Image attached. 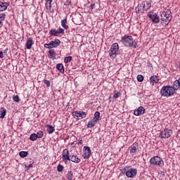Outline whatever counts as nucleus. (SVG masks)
I'll return each instance as SVG.
<instances>
[{
    "label": "nucleus",
    "mask_w": 180,
    "mask_h": 180,
    "mask_svg": "<svg viewBox=\"0 0 180 180\" xmlns=\"http://www.w3.org/2000/svg\"><path fill=\"white\" fill-rule=\"evenodd\" d=\"M172 19V14H171V11L169 9L165 10L161 14V20H162V25H168Z\"/></svg>",
    "instance_id": "1"
},
{
    "label": "nucleus",
    "mask_w": 180,
    "mask_h": 180,
    "mask_svg": "<svg viewBox=\"0 0 180 180\" xmlns=\"http://www.w3.org/2000/svg\"><path fill=\"white\" fill-rule=\"evenodd\" d=\"M121 43H122V44H124V46L126 47H133L136 41H134V39H133V37L124 35L122 37Z\"/></svg>",
    "instance_id": "2"
},
{
    "label": "nucleus",
    "mask_w": 180,
    "mask_h": 180,
    "mask_svg": "<svg viewBox=\"0 0 180 180\" xmlns=\"http://www.w3.org/2000/svg\"><path fill=\"white\" fill-rule=\"evenodd\" d=\"M175 94L174 89L171 86H165L160 90L162 96H172Z\"/></svg>",
    "instance_id": "3"
},
{
    "label": "nucleus",
    "mask_w": 180,
    "mask_h": 180,
    "mask_svg": "<svg viewBox=\"0 0 180 180\" xmlns=\"http://www.w3.org/2000/svg\"><path fill=\"white\" fill-rule=\"evenodd\" d=\"M150 162L152 165H158L159 167H162L164 165V161L162 159L158 156H155L150 160Z\"/></svg>",
    "instance_id": "4"
},
{
    "label": "nucleus",
    "mask_w": 180,
    "mask_h": 180,
    "mask_svg": "<svg viewBox=\"0 0 180 180\" xmlns=\"http://www.w3.org/2000/svg\"><path fill=\"white\" fill-rule=\"evenodd\" d=\"M172 136V130L165 129L160 131V137L161 139H169Z\"/></svg>",
    "instance_id": "5"
},
{
    "label": "nucleus",
    "mask_w": 180,
    "mask_h": 180,
    "mask_svg": "<svg viewBox=\"0 0 180 180\" xmlns=\"http://www.w3.org/2000/svg\"><path fill=\"white\" fill-rule=\"evenodd\" d=\"M148 16L149 19L153 22V23H159L160 22V17L158 15L154 12H149L148 13Z\"/></svg>",
    "instance_id": "6"
},
{
    "label": "nucleus",
    "mask_w": 180,
    "mask_h": 180,
    "mask_svg": "<svg viewBox=\"0 0 180 180\" xmlns=\"http://www.w3.org/2000/svg\"><path fill=\"white\" fill-rule=\"evenodd\" d=\"M58 46H60L59 39H55L54 41H51L49 44H44L46 49H54L55 47H58Z\"/></svg>",
    "instance_id": "7"
},
{
    "label": "nucleus",
    "mask_w": 180,
    "mask_h": 180,
    "mask_svg": "<svg viewBox=\"0 0 180 180\" xmlns=\"http://www.w3.org/2000/svg\"><path fill=\"white\" fill-rule=\"evenodd\" d=\"M72 116H74V117L75 119H78V117H81V119H84V117H86V112H84V111H74L72 112Z\"/></svg>",
    "instance_id": "8"
},
{
    "label": "nucleus",
    "mask_w": 180,
    "mask_h": 180,
    "mask_svg": "<svg viewBox=\"0 0 180 180\" xmlns=\"http://www.w3.org/2000/svg\"><path fill=\"white\" fill-rule=\"evenodd\" d=\"M83 158L85 160H88V158H89V157H91V148L88 147V146H84L83 148Z\"/></svg>",
    "instance_id": "9"
},
{
    "label": "nucleus",
    "mask_w": 180,
    "mask_h": 180,
    "mask_svg": "<svg viewBox=\"0 0 180 180\" xmlns=\"http://www.w3.org/2000/svg\"><path fill=\"white\" fill-rule=\"evenodd\" d=\"M70 152H68V149H64L62 153V160L65 162L67 161H70Z\"/></svg>",
    "instance_id": "10"
},
{
    "label": "nucleus",
    "mask_w": 180,
    "mask_h": 180,
    "mask_svg": "<svg viewBox=\"0 0 180 180\" xmlns=\"http://www.w3.org/2000/svg\"><path fill=\"white\" fill-rule=\"evenodd\" d=\"M137 175V169H130L126 172V176L127 178H134Z\"/></svg>",
    "instance_id": "11"
},
{
    "label": "nucleus",
    "mask_w": 180,
    "mask_h": 180,
    "mask_svg": "<svg viewBox=\"0 0 180 180\" xmlns=\"http://www.w3.org/2000/svg\"><path fill=\"white\" fill-rule=\"evenodd\" d=\"M145 109L143 106H141L139 108H138L137 110H135L134 112V115L135 116H141V115H143L144 112H145Z\"/></svg>",
    "instance_id": "12"
},
{
    "label": "nucleus",
    "mask_w": 180,
    "mask_h": 180,
    "mask_svg": "<svg viewBox=\"0 0 180 180\" xmlns=\"http://www.w3.org/2000/svg\"><path fill=\"white\" fill-rule=\"evenodd\" d=\"M141 6L143 11H148L151 8V3L150 1H146L141 3Z\"/></svg>",
    "instance_id": "13"
},
{
    "label": "nucleus",
    "mask_w": 180,
    "mask_h": 180,
    "mask_svg": "<svg viewBox=\"0 0 180 180\" xmlns=\"http://www.w3.org/2000/svg\"><path fill=\"white\" fill-rule=\"evenodd\" d=\"M70 161H72V162H75L76 164L81 162V160L78 158V156L74 155L70 156Z\"/></svg>",
    "instance_id": "14"
},
{
    "label": "nucleus",
    "mask_w": 180,
    "mask_h": 180,
    "mask_svg": "<svg viewBox=\"0 0 180 180\" xmlns=\"http://www.w3.org/2000/svg\"><path fill=\"white\" fill-rule=\"evenodd\" d=\"M172 89H174V92L180 89V79L174 82Z\"/></svg>",
    "instance_id": "15"
},
{
    "label": "nucleus",
    "mask_w": 180,
    "mask_h": 180,
    "mask_svg": "<svg viewBox=\"0 0 180 180\" xmlns=\"http://www.w3.org/2000/svg\"><path fill=\"white\" fill-rule=\"evenodd\" d=\"M32 46H33V39L32 38H27V41L26 43V47L28 50H30L32 49Z\"/></svg>",
    "instance_id": "16"
},
{
    "label": "nucleus",
    "mask_w": 180,
    "mask_h": 180,
    "mask_svg": "<svg viewBox=\"0 0 180 180\" xmlns=\"http://www.w3.org/2000/svg\"><path fill=\"white\" fill-rule=\"evenodd\" d=\"M150 79L153 84H158V82L160 81V79H158V77L156 75L151 76Z\"/></svg>",
    "instance_id": "17"
},
{
    "label": "nucleus",
    "mask_w": 180,
    "mask_h": 180,
    "mask_svg": "<svg viewBox=\"0 0 180 180\" xmlns=\"http://www.w3.org/2000/svg\"><path fill=\"white\" fill-rule=\"evenodd\" d=\"M7 8L8 3L0 2V12H4V11H6Z\"/></svg>",
    "instance_id": "18"
},
{
    "label": "nucleus",
    "mask_w": 180,
    "mask_h": 180,
    "mask_svg": "<svg viewBox=\"0 0 180 180\" xmlns=\"http://www.w3.org/2000/svg\"><path fill=\"white\" fill-rule=\"evenodd\" d=\"M98 123V121L95 119H92L91 121H89L87 124V127L91 128L94 127Z\"/></svg>",
    "instance_id": "19"
},
{
    "label": "nucleus",
    "mask_w": 180,
    "mask_h": 180,
    "mask_svg": "<svg viewBox=\"0 0 180 180\" xmlns=\"http://www.w3.org/2000/svg\"><path fill=\"white\" fill-rule=\"evenodd\" d=\"M110 50H112V51H115L117 53L119 51V44L117 43H115L111 46Z\"/></svg>",
    "instance_id": "20"
},
{
    "label": "nucleus",
    "mask_w": 180,
    "mask_h": 180,
    "mask_svg": "<svg viewBox=\"0 0 180 180\" xmlns=\"http://www.w3.org/2000/svg\"><path fill=\"white\" fill-rule=\"evenodd\" d=\"M56 68L57 70H58V71H60V72L64 74V65H63V63H58L56 65Z\"/></svg>",
    "instance_id": "21"
},
{
    "label": "nucleus",
    "mask_w": 180,
    "mask_h": 180,
    "mask_svg": "<svg viewBox=\"0 0 180 180\" xmlns=\"http://www.w3.org/2000/svg\"><path fill=\"white\" fill-rule=\"evenodd\" d=\"M117 53V52L112 51V49H110L109 56H110V58H112V59L116 58Z\"/></svg>",
    "instance_id": "22"
},
{
    "label": "nucleus",
    "mask_w": 180,
    "mask_h": 180,
    "mask_svg": "<svg viewBox=\"0 0 180 180\" xmlns=\"http://www.w3.org/2000/svg\"><path fill=\"white\" fill-rule=\"evenodd\" d=\"M137 147H139V143H134V144L131 147L130 153H136V150L137 149Z\"/></svg>",
    "instance_id": "23"
},
{
    "label": "nucleus",
    "mask_w": 180,
    "mask_h": 180,
    "mask_svg": "<svg viewBox=\"0 0 180 180\" xmlns=\"http://www.w3.org/2000/svg\"><path fill=\"white\" fill-rule=\"evenodd\" d=\"M46 127H47V131L49 134H51L54 133V130H55L54 127H53L51 125L47 124Z\"/></svg>",
    "instance_id": "24"
},
{
    "label": "nucleus",
    "mask_w": 180,
    "mask_h": 180,
    "mask_svg": "<svg viewBox=\"0 0 180 180\" xmlns=\"http://www.w3.org/2000/svg\"><path fill=\"white\" fill-rule=\"evenodd\" d=\"M0 117L1 119H4V117H5V116L6 115V110L4 108H1L0 109Z\"/></svg>",
    "instance_id": "25"
},
{
    "label": "nucleus",
    "mask_w": 180,
    "mask_h": 180,
    "mask_svg": "<svg viewBox=\"0 0 180 180\" xmlns=\"http://www.w3.org/2000/svg\"><path fill=\"white\" fill-rule=\"evenodd\" d=\"M61 26L63 29H68V25H67V18L61 20Z\"/></svg>",
    "instance_id": "26"
},
{
    "label": "nucleus",
    "mask_w": 180,
    "mask_h": 180,
    "mask_svg": "<svg viewBox=\"0 0 180 180\" xmlns=\"http://www.w3.org/2000/svg\"><path fill=\"white\" fill-rule=\"evenodd\" d=\"M5 16H6V15L4 13H0V27L1 26H3L2 22H4V20H5Z\"/></svg>",
    "instance_id": "27"
},
{
    "label": "nucleus",
    "mask_w": 180,
    "mask_h": 180,
    "mask_svg": "<svg viewBox=\"0 0 180 180\" xmlns=\"http://www.w3.org/2000/svg\"><path fill=\"white\" fill-rule=\"evenodd\" d=\"M135 11L136 12V13H142L143 11H144V9H143V6H141V4L140 6H138L136 8Z\"/></svg>",
    "instance_id": "28"
},
{
    "label": "nucleus",
    "mask_w": 180,
    "mask_h": 180,
    "mask_svg": "<svg viewBox=\"0 0 180 180\" xmlns=\"http://www.w3.org/2000/svg\"><path fill=\"white\" fill-rule=\"evenodd\" d=\"M67 178L69 180H72V179L74 178V174L72 173V171H70V172H68Z\"/></svg>",
    "instance_id": "29"
},
{
    "label": "nucleus",
    "mask_w": 180,
    "mask_h": 180,
    "mask_svg": "<svg viewBox=\"0 0 180 180\" xmlns=\"http://www.w3.org/2000/svg\"><path fill=\"white\" fill-rule=\"evenodd\" d=\"M28 154L29 153L26 151H20L19 153V155H20V157H21V158H25V157H27Z\"/></svg>",
    "instance_id": "30"
},
{
    "label": "nucleus",
    "mask_w": 180,
    "mask_h": 180,
    "mask_svg": "<svg viewBox=\"0 0 180 180\" xmlns=\"http://www.w3.org/2000/svg\"><path fill=\"white\" fill-rule=\"evenodd\" d=\"M37 136L36 135V134H32L30 135V140H31V141H36V140H37Z\"/></svg>",
    "instance_id": "31"
},
{
    "label": "nucleus",
    "mask_w": 180,
    "mask_h": 180,
    "mask_svg": "<svg viewBox=\"0 0 180 180\" xmlns=\"http://www.w3.org/2000/svg\"><path fill=\"white\" fill-rule=\"evenodd\" d=\"M99 117H101V112L98 111L96 112L94 114V120H97V122L99 120Z\"/></svg>",
    "instance_id": "32"
},
{
    "label": "nucleus",
    "mask_w": 180,
    "mask_h": 180,
    "mask_svg": "<svg viewBox=\"0 0 180 180\" xmlns=\"http://www.w3.org/2000/svg\"><path fill=\"white\" fill-rule=\"evenodd\" d=\"M50 34L52 35V36H58V30H51L50 31Z\"/></svg>",
    "instance_id": "33"
},
{
    "label": "nucleus",
    "mask_w": 180,
    "mask_h": 180,
    "mask_svg": "<svg viewBox=\"0 0 180 180\" xmlns=\"http://www.w3.org/2000/svg\"><path fill=\"white\" fill-rule=\"evenodd\" d=\"M49 54L52 58L56 57V51H54V49H51L49 51Z\"/></svg>",
    "instance_id": "34"
},
{
    "label": "nucleus",
    "mask_w": 180,
    "mask_h": 180,
    "mask_svg": "<svg viewBox=\"0 0 180 180\" xmlns=\"http://www.w3.org/2000/svg\"><path fill=\"white\" fill-rule=\"evenodd\" d=\"M136 78L139 82H143L144 81V77L141 75H139Z\"/></svg>",
    "instance_id": "35"
},
{
    "label": "nucleus",
    "mask_w": 180,
    "mask_h": 180,
    "mask_svg": "<svg viewBox=\"0 0 180 180\" xmlns=\"http://www.w3.org/2000/svg\"><path fill=\"white\" fill-rule=\"evenodd\" d=\"M36 135L38 139H41V137L44 136V134L42 131H39Z\"/></svg>",
    "instance_id": "36"
},
{
    "label": "nucleus",
    "mask_w": 180,
    "mask_h": 180,
    "mask_svg": "<svg viewBox=\"0 0 180 180\" xmlns=\"http://www.w3.org/2000/svg\"><path fill=\"white\" fill-rule=\"evenodd\" d=\"M64 169V167L61 165H58L57 167V170L58 172H63V170Z\"/></svg>",
    "instance_id": "37"
},
{
    "label": "nucleus",
    "mask_w": 180,
    "mask_h": 180,
    "mask_svg": "<svg viewBox=\"0 0 180 180\" xmlns=\"http://www.w3.org/2000/svg\"><path fill=\"white\" fill-rule=\"evenodd\" d=\"M71 60H72V56H68L65 58V64H67L68 63H70V61H71Z\"/></svg>",
    "instance_id": "38"
},
{
    "label": "nucleus",
    "mask_w": 180,
    "mask_h": 180,
    "mask_svg": "<svg viewBox=\"0 0 180 180\" xmlns=\"http://www.w3.org/2000/svg\"><path fill=\"white\" fill-rule=\"evenodd\" d=\"M46 8L48 11H51V3H46Z\"/></svg>",
    "instance_id": "39"
},
{
    "label": "nucleus",
    "mask_w": 180,
    "mask_h": 180,
    "mask_svg": "<svg viewBox=\"0 0 180 180\" xmlns=\"http://www.w3.org/2000/svg\"><path fill=\"white\" fill-rule=\"evenodd\" d=\"M13 99L14 102H18L19 101V96H13Z\"/></svg>",
    "instance_id": "40"
},
{
    "label": "nucleus",
    "mask_w": 180,
    "mask_h": 180,
    "mask_svg": "<svg viewBox=\"0 0 180 180\" xmlns=\"http://www.w3.org/2000/svg\"><path fill=\"white\" fill-rule=\"evenodd\" d=\"M120 96V92H117L113 95V98H115V99H117V98H119Z\"/></svg>",
    "instance_id": "41"
},
{
    "label": "nucleus",
    "mask_w": 180,
    "mask_h": 180,
    "mask_svg": "<svg viewBox=\"0 0 180 180\" xmlns=\"http://www.w3.org/2000/svg\"><path fill=\"white\" fill-rule=\"evenodd\" d=\"M44 82L45 85H46V86H50V85H51L50 81L44 80Z\"/></svg>",
    "instance_id": "42"
},
{
    "label": "nucleus",
    "mask_w": 180,
    "mask_h": 180,
    "mask_svg": "<svg viewBox=\"0 0 180 180\" xmlns=\"http://www.w3.org/2000/svg\"><path fill=\"white\" fill-rule=\"evenodd\" d=\"M58 30V33L60 34L61 33H64V30H63L62 28H59Z\"/></svg>",
    "instance_id": "43"
},
{
    "label": "nucleus",
    "mask_w": 180,
    "mask_h": 180,
    "mask_svg": "<svg viewBox=\"0 0 180 180\" xmlns=\"http://www.w3.org/2000/svg\"><path fill=\"white\" fill-rule=\"evenodd\" d=\"M32 165H30L28 166H25V171H29V169H30V168H32Z\"/></svg>",
    "instance_id": "44"
},
{
    "label": "nucleus",
    "mask_w": 180,
    "mask_h": 180,
    "mask_svg": "<svg viewBox=\"0 0 180 180\" xmlns=\"http://www.w3.org/2000/svg\"><path fill=\"white\" fill-rule=\"evenodd\" d=\"M0 58H4V53L2 51L0 52Z\"/></svg>",
    "instance_id": "45"
},
{
    "label": "nucleus",
    "mask_w": 180,
    "mask_h": 180,
    "mask_svg": "<svg viewBox=\"0 0 180 180\" xmlns=\"http://www.w3.org/2000/svg\"><path fill=\"white\" fill-rule=\"evenodd\" d=\"M53 0H46V4H51Z\"/></svg>",
    "instance_id": "46"
},
{
    "label": "nucleus",
    "mask_w": 180,
    "mask_h": 180,
    "mask_svg": "<svg viewBox=\"0 0 180 180\" xmlns=\"http://www.w3.org/2000/svg\"><path fill=\"white\" fill-rule=\"evenodd\" d=\"M79 144H82V140H80V141H79Z\"/></svg>",
    "instance_id": "47"
}]
</instances>
